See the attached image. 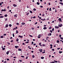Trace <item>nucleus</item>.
I'll return each mask as SVG.
<instances>
[{
    "instance_id": "obj_21",
    "label": "nucleus",
    "mask_w": 63,
    "mask_h": 63,
    "mask_svg": "<svg viewBox=\"0 0 63 63\" xmlns=\"http://www.w3.org/2000/svg\"><path fill=\"white\" fill-rule=\"evenodd\" d=\"M33 11H36V8H34L33 9Z\"/></svg>"
},
{
    "instance_id": "obj_14",
    "label": "nucleus",
    "mask_w": 63,
    "mask_h": 63,
    "mask_svg": "<svg viewBox=\"0 0 63 63\" xmlns=\"http://www.w3.org/2000/svg\"><path fill=\"white\" fill-rule=\"evenodd\" d=\"M13 6H14V7H16L17 6V5H16L15 4H14L13 5Z\"/></svg>"
},
{
    "instance_id": "obj_59",
    "label": "nucleus",
    "mask_w": 63,
    "mask_h": 63,
    "mask_svg": "<svg viewBox=\"0 0 63 63\" xmlns=\"http://www.w3.org/2000/svg\"><path fill=\"white\" fill-rule=\"evenodd\" d=\"M52 23H53L54 22V21H52Z\"/></svg>"
},
{
    "instance_id": "obj_12",
    "label": "nucleus",
    "mask_w": 63,
    "mask_h": 63,
    "mask_svg": "<svg viewBox=\"0 0 63 63\" xmlns=\"http://www.w3.org/2000/svg\"><path fill=\"white\" fill-rule=\"evenodd\" d=\"M25 24V23H21V24L22 25H24Z\"/></svg>"
},
{
    "instance_id": "obj_16",
    "label": "nucleus",
    "mask_w": 63,
    "mask_h": 63,
    "mask_svg": "<svg viewBox=\"0 0 63 63\" xmlns=\"http://www.w3.org/2000/svg\"><path fill=\"white\" fill-rule=\"evenodd\" d=\"M38 36L41 37L42 36V34H40L38 35Z\"/></svg>"
},
{
    "instance_id": "obj_41",
    "label": "nucleus",
    "mask_w": 63,
    "mask_h": 63,
    "mask_svg": "<svg viewBox=\"0 0 63 63\" xmlns=\"http://www.w3.org/2000/svg\"><path fill=\"white\" fill-rule=\"evenodd\" d=\"M25 43L27 44H28V43H29V41L26 42Z\"/></svg>"
},
{
    "instance_id": "obj_42",
    "label": "nucleus",
    "mask_w": 63,
    "mask_h": 63,
    "mask_svg": "<svg viewBox=\"0 0 63 63\" xmlns=\"http://www.w3.org/2000/svg\"><path fill=\"white\" fill-rule=\"evenodd\" d=\"M50 32L51 33H52V31L51 30H50Z\"/></svg>"
},
{
    "instance_id": "obj_9",
    "label": "nucleus",
    "mask_w": 63,
    "mask_h": 63,
    "mask_svg": "<svg viewBox=\"0 0 63 63\" xmlns=\"http://www.w3.org/2000/svg\"><path fill=\"white\" fill-rule=\"evenodd\" d=\"M41 43H39V45L40 46V47H42V45H41Z\"/></svg>"
},
{
    "instance_id": "obj_28",
    "label": "nucleus",
    "mask_w": 63,
    "mask_h": 63,
    "mask_svg": "<svg viewBox=\"0 0 63 63\" xmlns=\"http://www.w3.org/2000/svg\"><path fill=\"white\" fill-rule=\"evenodd\" d=\"M60 38L61 39V40H63V38L62 37H60Z\"/></svg>"
},
{
    "instance_id": "obj_37",
    "label": "nucleus",
    "mask_w": 63,
    "mask_h": 63,
    "mask_svg": "<svg viewBox=\"0 0 63 63\" xmlns=\"http://www.w3.org/2000/svg\"><path fill=\"white\" fill-rule=\"evenodd\" d=\"M7 19H7V18H5V21H7Z\"/></svg>"
},
{
    "instance_id": "obj_51",
    "label": "nucleus",
    "mask_w": 63,
    "mask_h": 63,
    "mask_svg": "<svg viewBox=\"0 0 63 63\" xmlns=\"http://www.w3.org/2000/svg\"><path fill=\"white\" fill-rule=\"evenodd\" d=\"M48 4L49 5H50V2H48Z\"/></svg>"
},
{
    "instance_id": "obj_2",
    "label": "nucleus",
    "mask_w": 63,
    "mask_h": 63,
    "mask_svg": "<svg viewBox=\"0 0 63 63\" xmlns=\"http://www.w3.org/2000/svg\"><path fill=\"white\" fill-rule=\"evenodd\" d=\"M58 26H59L60 27H61L62 26V24H61V25H60V24H58Z\"/></svg>"
},
{
    "instance_id": "obj_55",
    "label": "nucleus",
    "mask_w": 63,
    "mask_h": 63,
    "mask_svg": "<svg viewBox=\"0 0 63 63\" xmlns=\"http://www.w3.org/2000/svg\"><path fill=\"white\" fill-rule=\"evenodd\" d=\"M16 29H17V27H16L15 28V30H16Z\"/></svg>"
},
{
    "instance_id": "obj_46",
    "label": "nucleus",
    "mask_w": 63,
    "mask_h": 63,
    "mask_svg": "<svg viewBox=\"0 0 63 63\" xmlns=\"http://www.w3.org/2000/svg\"><path fill=\"white\" fill-rule=\"evenodd\" d=\"M33 44H34V42H32L31 45H33Z\"/></svg>"
},
{
    "instance_id": "obj_10",
    "label": "nucleus",
    "mask_w": 63,
    "mask_h": 63,
    "mask_svg": "<svg viewBox=\"0 0 63 63\" xmlns=\"http://www.w3.org/2000/svg\"><path fill=\"white\" fill-rule=\"evenodd\" d=\"M47 29V28L46 27H44L43 28V29L44 30H45V29Z\"/></svg>"
},
{
    "instance_id": "obj_58",
    "label": "nucleus",
    "mask_w": 63,
    "mask_h": 63,
    "mask_svg": "<svg viewBox=\"0 0 63 63\" xmlns=\"http://www.w3.org/2000/svg\"><path fill=\"white\" fill-rule=\"evenodd\" d=\"M33 18H36V16H34L33 17Z\"/></svg>"
},
{
    "instance_id": "obj_22",
    "label": "nucleus",
    "mask_w": 63,
    "mask_h": 63,
    "mask_svg": "<svg viewBox=\"0 0 63 63\" xmlns=\"http://www.w3.org/2000/svg\"><path fill=\"white\" fill-rule=\"evenodd\" d=\"M18 31L17 30H16V34H18Z\"/></svg>"
},
{
    "instance_id": "obj_36",
    "label": "nucleus",
    "mask_w": 63,
    "mask_h": 63,
    "mask_svg": "<svg viewBox=\"0 0 63 63\" xmlns=\"http://www.w3.org/2000/svg\"><path fill=\"white\" fill-rule=\"evenodd\" d=\"M1 38H3V36H1L0 37Z\"/></svg>"
},
{
    "instance_id": "obj_64",
    "label": "nucleus",
    "mask_w": 63,
    "mask_h": 63,
    "mask_svg": "<svg viewBox=\"0 0 63 63\" xmlns=\"http://www.w3.org/2000/svg\"><path fill=\"white\" fill-rule=\"evenodd\" d=\"M4 36H6V34H4Z\"/></svg>"
},
{
    "instance_id": "obj_39",
    "label": "nucleus",
    "mask_w": 63,
    "mask_h": 63,
    "mask_svg": "<svg viewBox=\"0 0 63 63\" xmlns=\"http://www.w3.org/2000/svg\"><path fill=\"white\" fill-rule=\"evenodd\" d=\"M5 48H3L2 49L3 50H5Z\"/></svg>"
},
{
    "instance_id": "obj_8",
    "label": "nucleus",
    "mask_w": 63,
    "mask_h": 63,
    "mask_svg": "<svg viewBox=\"0 0 63 63\" xmlns=\"http://www.w3.org/2000/svg\"><path fill=\"white\" fill-rule=\"evenodd\" d=\"M59 4H61L62 5H63V3L62 2H60L59 3Z\"/></svg>"
},
{
    "instance_id": "obj_29",
    "label": "nucleus",
    "mask_w": 63,
    "mask_h": 63,
    "mask_svg": "<svg viewBox=\"0 0 63 63\" xmlns=\"http://www.w3.org/2000/svg\"><path fill=\"white\" fill-rule=\"evenodd\" d=\"M32 58H34V57H35V56H34L33 55H32Z\"/></svg>"
},
{
    "instance_id": "obj_25",
    "label": "nucleus",
    "mask_w": 63,
    "mask_h": 63,
    "mask_svg": "<svg viewBox=\"0 0 63 63\" xmlns=\"http://www.w3.org/2000/svg\"><path fill=\"white\" fill-rule=\"evenodd\" d=\"M12 25L11 24H9V26H10V27H12Z\"/></svg>"
},
{
    "instance_id": "obj_33",
    "label": "nucleus",
    "mask_w": 63,
    "mask_h": 63,
    "mask_svg": "<svg viewBox=\"0 0 63 63\" xmlns=\"http://www.w3.org/2000/svg\"><path fill=\"white\" fill-rule=\"evenodd\" d=\"M41 20H42V21H44V20H45V19H41Z\"/></svg>"
},
{
    "instance_id": "obj_26",
    "label": "nucleus",
    "mask_w": 63,
    "mask_h": 63,
    "mask_svg": "<svg viewBox=\"0 0 63 63\" xmlns=\"http://www.w3.org/2000/svg\"><path fill=\"white\" fill-rule=\"evenodd\" d=\"M19 40L17 38L16 39V42H18V41Z\"/></svg>"
},
{
    "instance_id": "obj_50",
    "label": "nucleus",
    "mask_w": 63,
    "mask_h": 63,
    "mask_svg": "<svg viewBox=\"0 0 63 63\" xmlns=\"http://www.w3.org/2000/svg\"><path fill=\"white\" fill-rule=\"evenodd\" d=\"M13 40H11V42H13Z\"/></svg>"
},
{
    "instance_id": "obj_27",
    "label": "nucleus",
    "mask_w": 63,
    "mask_h": 63,
    "mask_svg": "<svg viewBox=\"0 0 63 63\" xmlns=\"http://www.w3.org/2000/svg\"><path fill=\"white\" fill-rule=\"evenodd\" d=\"M30 12L31 13V14H32V11L30 10Z\"/></svg>"
},
{
    "instance_id": "obj_4",
    "label": "nucleus",
    "mask_w": 63,
    "mask_h": 63,
    "mask_svg": "<svg viewBox=\"0 0 63 63\" xmlns=\"http://www.w3.org/2000/svg\"><path fill=\"white\" fill-rule=\"evenodd\" d=\"M55 28H57V29H58V28H59V27L55 26Z\"/></svg>"
},
{
    "instance_id": "obj_15",
    "label": "nucleus",
    "mask_w": 63,
    "mask_h": 63,
    "mask_svg": "<svg viewBox=\"0 0 63 63\" xmlns=\"http://www.w3.org/2000/svg\"><path fill=\"white\" fill-rule=\"evenodd\" d=\"M29 12H28V13H27L26 14V15L27 16H28L29 15Z\"/></svg>"
},
{
    "instance_id": "obj_11",
    "label": "nucleus",
    "mask_w": 63,
    "mask_h": 63,
    "mask_svg": "<svg viewBox=\"0 0 63 63\" xmlns=\"http://www.w3.org/2000/svg\"><path fill=\"white\" fill-rule=\"evenodd\" d=\"M15 47L16 48H17V47H18V46H15Z\"/></svg>"
},
{
    "instance_id": "obj_18",
    "label": "nucleus",
    "mask_w": 63,
    "mask_h": 63,
    "mask_svg": "<svg viewBox=\"0 0 63 63\" xmlns=\"http://www.w3.org/2000/svg\"><path fill=\"white\" fill-rule=\"evenodd\" d=\"M41 59H44V57H41Z\"/></svg>"
},
{
    "instance_id": "obj_52",
    "label": "nucleus",
    "mask_w": 63,
    "mask_h": 63,
    "mask_svg": "<svg viewBox=\"0 0 63 63\" xmlns=\"http://www.w3.org/2000/svg\"><path fill=\"white\" fill-rule=\"evenodd\" d=\"M60 48H57V49L58 50H59V49H60Z\"/></svg>"
},
{
    "instance_id": "obj_56",
    "label": "nucleus",
    "mask_w": 63,
    "mask_h": 63,
    "mask_svg": "<svg viewBox=\"0 0 63 63\" xmlns=\"http://www.w3.org/2000/svg\"><path fill=\"white\" fill-rule=\"evenodd\" d=\"M45 52H45V51L42 52L43 53H45Z\"/></svg>"
},
{
    "instance_id": "obj_23",
    "label": "nucleus",
    "mask_w": 63,
    "mask_h": 63,
    "mask_svg": "<svg viewBox=\"0 0 63 63\" xmlns=\"http://www.w3.org/2000/svg\"><path fill=\"white\" fill-rule=\"evenodd\" d=\"M42 46H43V47H46V45L44 44H42Z\"/></svg>"
},
{
    "instance_id": "obj_1",
    "label": "nucleus",
    "mask_w": 63,
    "mask_h": 63,
    "mask_svg": "<svg viewBox=\"0 0 63 63\" xmlns=\"http://www.w3.org/2000/svg\"><path fill=\"white\" fill-rule=\"evenodd\" d=\"M58 20H59L60 22H62V21L61 20V18H59L58 19Z\"/></svg>"
},
{
    "instance_id": "obj_43",
    "label": "nucleus",
    "mask_w": 63,
    "mask_h": 63,
    "mask_svg": "<svg viewBox=\"0 0 63 63\" xmlns=\"http://www.w3.org/2000/svg\"><path fill=\"white\" fill-rule=\"evenodd\" d=\"M13 37H15V35H14V33H13Z\"/></svg>"
},
{
    "instance_id": "obj_40",
    "label": "nucleus",
    "mask_w": 63,
    "mask_h": 63,
    "mask_svg": "<svg viewBox=\"0 0 63 63\" xmlns=\"http://www.w3.org/2000/svg\"><path fill=\"white\" fill-rule=\"evenodd\" d=\"M54 30V28H53L52 29V31H53Z\"/></svg>"
},
{
    "instance_id": "obj_44",
    "label": "nucleus",
    "mask_w": 63,
    "mask_h": 63,
    "mask_svg": "<svg viewBox=\"0 0 63 63\" xmlns=\"http://www.w3.org/2000/svg\"><path fill=\"white\" fill-rule=\"evenodd\" d=\"M16 24H17V25H19V23H16Z\"/></svg>"
},
{
    "instance_id": "obj_63",
    "label": "nucleus",
    "mask_w": 63,
    "mask_h": 63,
    "mask_svg": "<svg viewBox=\"0 0 63 63\" xmlns=\"http://www.w3.org/2000/svg\"><path fill=\"white\" fill-rule=\"evenodd\" d=\"M59 36V37H61V35L60 34Z\"/></svg>"
},
{
    "instance_id": "obj_24",
    "label": "nucleus",
    "mask_w": 63,
    "mask_h": 63,
    "mask_svg": "<svg viewBox=\"0 0 63 63\" xmlns=\"http://www.w3.org/2000/svg\"><path fill=\"white\" fill-rule=\"evenodd\" d=\"M37 4L39 5L40 4V3H39L38 2H37Z\"/></svg>"
},
{
    "instance_id": "obj_60",
    "label": "nucleus",
    "mask_w": 63,
    "mask_h": 63,
    "mask_svg": "<svg viewBox=\"0 0 63 63\" xmlns=\"http://www.w3.org/2000/svg\"><path fill=\"white\" fill-rule=\"evenodd\" d=\"M50 46L51 47H52V44H51L50 45Z\"/></svg>"
},
{
    "instance_id": "obj_6",
    "label": "nucleus",
    "mask_w": 63,
    "mask_h": 63,
    "mask_svg": "<svg viewBox=\"0 0 63 63\" xmlns=\"http://www.w3.org/2000/svg\"><path fill=\"white\" fill-rule=\"evenodd\" d=\"M39 50L40 51L42 52H43V51H42V50H43L42 49H39Z\"/></svg>"
},
{
    "instance_id": "obj_49",
    "label": "nucleus",
    "mask_w": 63,
    "mask_h": 63,
    "mask_svg": "<svg viewBox=\"0 0 63 63\" xmlns=\"http://www.w3.org/2000/svg\"><path fill=\"white\" fill-rule=\"evenodd\" d=\"M40 7H41V8H43V6L41 5V6H40Z\"/></svg>"
},
{
    "instance_id": "obj_20",
    "label": "nucleus",
    "mask_w": 63,
    "mask_h": 63,
    "mask_svg": "<svg viewBox=\"0 0 63 63\" xmlns=\"http://www.w3.org/2000/svg\"><path fill=\"white\" fill-rule=\"evenodd\" d=\"M56 42L57 43H59V41L58 40H57V41Z\"/></svg>"
},
{
    "instance_id": "obj_57",
    "label": "nucleus",
    "mask_w": 63,
    "mask_h": 63,
    "mask_svg": "<svg viewBox=\"0 0 63 63\" xmlns=\"http://www.w3.org/2000/svg\"><path fill=\"white\" fill-rule=\"evenodd\" d=\"M49 34L50 36H51V33H49Z\"/></svg>"
},
{
    "instance_id": "obj_31",
    "label": "nucleus",
    "mask_w": 63,
    "mask_h": 63,
    "mask_svg": "<svg viewBox=\"0 0 63 63\" xmlns=\"http://www.w3.org/2000/svg\"><path fill=\"white\" fill-rule=\"evenodd\" d=\"M19 37H20V38H22V36H21L20 35H19Z\"/></svg>"
},
{
    "instance_id": "obj_17",
    "label": "nucleus",
    "mask_w": 63,
    "mask_h": 63,
    "mask_svg": "<svg viewBox=\"0 0 63 63\" xmlns=\"http://www.w3.org/2000/svg\"><path fill=\"white\" fill-rule=\"evenodd\" d=\"M59 53H60V54H61V53H62V52H62V51H59Z\"/></svg>"
},
{
    "instance_id": "obj_13",
    "label": "nucleus",
    "mask_w": 63,
    "mask_h": 63,
    "mask_svg": "<svg viewBox=\"0 0 63 63\" xmlns=\"http://www.w3.org/2000/svg\"><path fill=\"white\" fill-rule=\"evenodd\" d=\"M18 51H21V50H22V49H21L20 48H18Z\"/></svg>"
},
{
    "instance_id": "obj_45",
    "label": "nucleus",
    "mask_w": 63,
    "mask_h": 63,
    "mask_svg": "<svg viewBox=\"0 0 63 63\" xmlns=\"http://www.w3.org/2000/svg\"><path fill=\"white\" fill-rule=\"evenodd\" d=\"M7 63V61H4L3 63Z\"/></svg>"
},
{
    "instance_id": "obj_3",
    "label": "nucleus",
    "mask_w": 63,
    "mask_h": 63,
    "mask_svg": "<svg viewBox=\"0 0 63 63\" xmlns=\"http://www.w3.org/2000/svg\"><path fill=\"white\" fill-rule=\"evenodd\" d=\"M8 26L9 25H8V24H6L5 27L6 28H7V27H8Z\"/></svg>"
},
{
    "instance_id": "obj_19",
    "label": "nucleus",
    "mask_w": 63,
    "mask_h": 63,
    "mask_svg": "<svg viewBox=\"0 0 63 63\" xmlns=\"http://www.w3.org/2000/svg\"><path fill=\"white\" fill-rule=\"evenodd\" d=\"M38 17H39V19H41L42 18V17H40L39 16H38Z\"/></svg>"
},
{
    "instance_id": "obj_35",
    "label": "nucleus",
    "mask_w": 63,
    "mask_h": 63,
    "mask_svg": "<svg viewBox=\"0 0 63 63\" xmlns=\"http://www.w3.org/2000/svg\"><path fill=\"white\" fill-rule=\"evenodd\" d=\"M48 38H49V37H46V40H48Z\"/></svg>"
},
{
    "instance_id": "obj_61",
    "label": "nucleus",
    "mask_w": 63,
    "mask_h": 63,
    "mask_svg": "<svg viewBox=\"0 0 63 63\" xmlns=\"http://www.w3.org/2000/svg\"><path fill=\"white\" fill-rule=\"evenodd\" d=\"M52 9H53V10H54V9H55V8H54V7H53Z\"/></svg>"
},
{
    "instance_id": "obj_5",
    "label": "nucleus",
    "mask_w": 63,
    "mask_h": 63,
    "mask_svg": "<svg viewBox=\"0 0 63 63\" xmlns=\"http://www.w3.org/2000/svg\"><path fill=\"white\" fill-rule=\"evenodd\" d=\"M9 51H7L6 52V54H7V55H8V54H9Z\"/></svg>"
},
{
    "instance_id": "obj_38",
    "label": "nucleus",
    "mask_w": 63,
    "mask_h": 63,
    "mask_svg": "<svg viewBox=\"0 0 63 63\" xmlns=\"http://www.w3.org/2000/svg\"><path fill=\"white\" fill-rule=\"evenodd\" d=\"M21 57H22V58H24V56H21Z\"/></svg>"
},
{
    "instance_id": "obj_53",
    "label": "nucleus",
    "mask_w": 63,
    "mask_h": 63,
    "mask_svg": "<svg viewBox=\"0 0 63 63\" xmlns=\"http://www.w3.org/2000/svg\"><path fill=\"white\" fill-rule=\"evenodd\" d=\"M52 50V51H54V49H52L51 50Z\"/></svg>"
},
{
    "instance_id": "obj_7",
    "label": "nucleus",
    "mask_w": 63,
    "mask_h": 63,
    "mask_svg": "<svg viewBox=\"0 0 63 63\" xmlns=\"http://www.w3.org/2000/svg\"><path fill=\"white\" fill-rule=\"evenodd\" d=\"M14 17H17V14H16L14 16Z\"/></svg>"
},
{
    "instance_id": "obj_34",
    "label": "nucleus",
    "mask_w": 63,
    "mask_h": 63,
    "mask_svg": "<svg viewBox=\"0 0 63 63\" xmlns=\"http://www.w3.org/2000/svg\"><path fill=\"white\" fill-rule=\"evenodd\" d=\"M7 16H8V15H4V16L5 17H7Z\"/></svg>"
},
{
    "instance_id": "obj_48",
    "label": "nucleus",
    "mask_w": 63,
    "mask_h": 63,
    "mask_svg": "<svg viewBox=\"0 0 63 63\" xmlns=\"http://www.w3.org/2000/svg\"><path fill=\"white\" fill-rule=\"evenodd\" d=\"M49 29H51V27H49Z\"/></svg>"
},
{
    "instance_id": "obj_47",
    "label": "nucleus",
    "mask_w": 63,
    "mask_h": 63,
    "mask_svg": "<svg viewBox=\"0 0 63 63\" xmlns=\"http://www.w3.org/2000/svg\"><path fill=\"white\" fill-rule=\"evenodd\" d=\"M29 36H30V37H32V35H29Z\"/></svg>"
},
{
    "instance_id": "obj_62",
    "label": "nucleus",
    "mask_w": 63,
    "mask_h": 63,
    "mask_svg": "<svg viewBox=\"0 0 63 63\" xmlns=\"http://www.w3.org/2000/svg\"><path fill=\"white\" fill-rule=\"evenodd\" d=\"M13 39V37H11L10 38V39Z\"/></svg>"
},
{
    "instance_id": "obj_54",
    "label": "nucleus",
    "mask_w": 63,
    "mask_h": 63,
    "mask_svg": "<svg viewBox=\"0 0 63 63\" xmlns=\"http://www.w3.org/2000/svg\"><path fill=\"white\" fill-rule=\"evenodd\" d=\"M51 8H49V11H51Z\"/></svg>"
},
{
    "instance_id": "obj_30",
    "label": "nucleus",
    "mask_w": 63,
    "mask_h": 63,
    "mask_svg": "<svg viewBox=\"0 0 63 63\" xmlns=\"http://www.w3.org/2000/svg\"><path fill=\"white\" fill-rule=\"evenodd\" d=\"M53 61H54V62H55L56 63H57V61L54 60Z\"/></svg>"
},
{
    "instance_id": "obj_32",
    "label": "nucleus",
    "mask_w": 63,
    "mask_h": 63,
    "mask_svg": "<svg viewBox=\"0 0 63 63\" xmlns=\"http://www.w3.org/2000/svg\"><path fill=\"white\" fill-rule=\"evenodd\" d=\"M3 17H4L2 16H0V18H3Z\"/></svg>"
}]
</instances>
